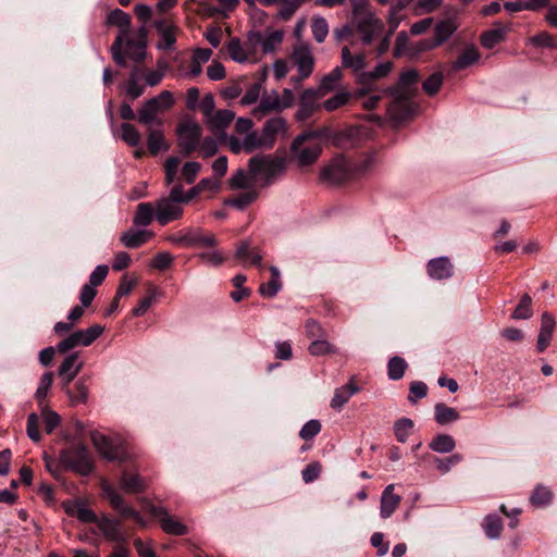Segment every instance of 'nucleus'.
Wrapping results in <instances>:
<instances>
[{
    "label": "nucleus",
    "instance_id": "nucleus-1",
    "mask_svg": "<svg viewBox=\"0 0 557 557\" xmlns=\"http://www.w3.org/2000/svg\"><path fill=\"white\" fill-rule=\"evenodd\" d=\"M419 73L410 69L401 73L397 86L387 88L383 92L393 96L394 101L388 108V112L396 119L404 120L412 114L413 103L410 101L414 94L413 85L417 83Z\"/></svg>",
    "mask_w": 557,
    "mask_h": 557
},
{
    "label": "nucleus",
    "instance_id": "nucleus-2",
    "mask_svg": "<svg viewBox=\"0 0 557 557\" xmlns=\"http://www.w3.org/2000/svg\"><path fill=\"white\" fill-rule=\"evenodd\" d=\"M290 61L298 72L297 76L290 78L294 84H299L301 81L309 78L313 73L314 57L308 42L298 41L293 47Z\"/></svg>",
    "mask_w": 557,
    "mask_h": 557
},
{
    "label": "nucleus",
    "instance_id": "nucleus-3",
    "mask_svg": "<svg viewBox=\"0 0 557 557\" xmlns=\"http://www.w3.org/2000/svg\"><path fill=\"white\" fill-rule=\"evenodd\" d=\"M60 461L66 468L82 474L88 475L92 471V461L87 447L83 444L74 445L60 453Z\"/></svg>",
    "mask_w": 557,
    "mask_h": 557
},
{
    "label": "nucleus",
    "instance_id": "nucleus-4",
    "mask_svg": "<svg viewBox=\"0 0 557 557\" xmlns=\"http://www.w3.org/2000/svg\"><path fill=\"white\" fill-rule=\"evenodd\" d=\"M174 104L173 94L169 90L161 91L158 96L146 100L138 110V121L144 125H151L157 121L160 112L169 110Z\"/></svg>",
    "mask_w": 557,
    "mask_h": 557
},
{
    "label": "nucleus",
    "instance_id": "nucleus-5",
    "mask_svg": "<svg viewBox=\"0 0 557 557\" xmlns=\"http://www.w3.org/2000/svg\"><path fill=\"white\" fill-rule=\"evenodd\" d=\"M249 172L253 177L270 182L285 169L284 160L273 156H256L249 160Z\"/></svg>",
    "mask_w": 557,
    "mask_h": 557
},
{
    "label": "nucleus",
    "instance_id": "nucleus-6",
    "mask_svg": "<svg viewBox=\"0 0 557 557\" xmlns=\"http://www.w3.org/2000/svg\"><path fill=\"white\" fill-rule=\"evenodd\" d=\"M201 126L193 120H184L177 126V145L181 153L189 156L199 147Z\"/></svg>",
    "mask_w": 557,
    "mask_h": 557
},
{
    "label": "nucleus",
    "instance_id": "nucleus-7",
    "mask_svg": "<svg viewBox=\"0 0 557 557\" xmlns=\"http://www.w3.org/2000/svg\"><path fill=\"white\" fill-rule=\"evenodd\" d=\"M170 243L185 247H213L216 238L213 234H205L201 228L193 227L171 234L166 238Z\"/></svg>",
    "mask_w": 557,
    "mask_h": 557
},
{
    "label": "nucleus",
    "instance_id": "nucleus-8",
    "mask_svg": "<svg viewBox=\"0 0 557 557\" xmlns=\"http://www.w3.org/2000/svg\"><path fill=\"white\" fill-rule=\"evenodd\" d=\"M321 177L331 184H341L355 178L352 161L344 156H336L323 168Z\"/></svg>",
    "mask_w": 557,
    "mask_h": 557
},
{
    "label": "nucleus",
    "instance_id": "nucleus-9",
    "mask_svg": "<svg viewBox=\"0 0 557 557\" xmlns=\"http://www.w3.org/2000/svg\"><path fill=\"white\" fill-rule=\"evenodd\" d=\"M102 332L103 327L98 324H95L86 330L76 331L61 341L57 345V349L59 352L64 354L77 346H89L102 334Z\"/></svg>",
    "mask_w": 557,
    "mask_h": 557
},
{
    "label": "nucleus",
    "instance_id": "nucleus-10",
    "mask_svg": "<svg viewBox=\"0 0 557 557\" xmlns=\"http://www.w3.org/2000/svg\"><path fill=\"white\" fill-rule=\"evenodd\" d=\"M290 150L294 160L300 166H307L317 161L322 148L319 144L308 143L306 136L299 135L294 139Z\"/></svg>",
    "mask_w": 557,
    "mask_h": 557
},
{
    "label": "nucleus",
    "instance_id": "nucleus-11",
    "mask_svg": "<svg viewBox=\"0 0 557 557\" xmlns=\"http://www.w3.org/2000/svg\"><path fill=\"white\" fill-rule=\"evenodd\" d=\"M394 64L391 61L377 64L372 71L361 73L357 78V84L360 88L357 90V97H363L372 91H375V82L386 77L393 70Z\"/></svg>",
    "mask_w": 557,
    "mask_h": 557
},
{
    "label": "nucleus",
    "instance_id": "nucleus-12",
    "mask_svg": "<svg viewBox=\"0 0 557 557\" xmlns=\"http://www.w3.org/2000/svg\"><path fill=\"white\" fill-rule=\"evenodd\" d=\"M146 38L145 25L140 26L133 36L126 35L123 40L125 54L135 62L141 61L146 55Z\"/></svg>",
    "mask_w": 557,
    "mask_h": 557
},
{
    "label": "nucleus",
    "instance_id": "nucleus-13",
    "mask_svg": "<svg viewBox=\"0 0 557 557\" xmlns=\"http://www.w3.org/2000/svg\"><path fill=\"white\" fill-rule=\"evenodd\" d=\"M149 512L159 520L162 530L172 535H184L188 532L187 527L177 518L171 516L164 507L150 505Z\"/></svg>",
    "mask_w": 557,
    "mask_h": 557
},
{
    "label": "nucleus",
    "instance_id": "nucleus-14",
    "mask_svg": "<svg viewBox=\"0 0 557 557\" xmlns=\"http://www.w3.org/2000/svg\"><path fill=\"white\" fill-rule=\"evenodd\" d=\"M91 442L97 451L109 461H121L124 459V449L122 446L113 443L106 435L94 432L91 434Z\"/></svg>",
    "mask_w": 557,
    "mask_h": 557
},
{
    "label": "nucleus",
    "instance_id": "nucleus-15",
    "mask_svg": "<svg viewBox=\"0 0 557 557\" xmlns=\"http://www.w3.org/2000/svg\"><path fill=\"white\" fill-rule=\"evenodd\" d=\"M156 206V220L161 225H166L173 221L180 220L183 216V207L168 199L166 197H162L154 202Z\"/></svg>",
    "mask_w": 557,
    "mask_h": 557
},
{
    "label": "nucleus",
    "instance_id": "nucleus-16",
    "mask_svg": "<svg viewBox=\"0 0 557 557\" xmlns=\"http://www.w3.org/2000/svg\"><path fill=\"white\" fill-rule=\"evenodd\" d=\"M261 136L262 144H265V149L272 148L277 137L287 136L286 120L282 116L269 119L261 129Z\"/></svg>",
    "mask_w": 557,
    "mask_h": 557
},
{
    "label": "nucleus",
    "instance_id": "nucleus-17",
    "mask_svg": "<svg viewBox=\"0 0 557 557\" xmlns=\"http://www.w3.org/2000/svg\"><path fill=\"white\" fill-rule=\"evenodd\" d=\"M84 363L79 360L78 352L69 355L61 363L59 368V376L62 381V386H69V384L75 379L78 372L82 370Z\"/></svg>",
    "mask_w": 557,
    "mask_h": 557
},
{
    "label": "nucleus",
    "instance_id": "nucleus-18",
    "mask_svg": "<svg viewBox=\"0 0 557 557\" xmlns=\"http://www.w3.org/2000/svg\"><path fill=\"white\" fill-rule=\"evenodd\" d=\"M357 29L361 34L362 42L364 45H370L372 40L382 32L383 23L373 14H370L359 21Z\"/></svg>",
    "mask_w": 557,
    "mask_h": 557
},
{
    "label": "nucleus",
    "instance_id": "nucleus-19",
    "mask_svg": "<svg viewBox=\"0 0 557 557\" xmlns=\"http://www.w3.org/2000/svg\"><path fill=\"white\" fill-rule=\"evenodd\" d=\"M97 525L108 541L115 543L126 542V536L122 532L121 522L119 520L102 517L97 521Z\"/></svg>",
    "mask_w": 557,
    "mask_h": 557
},
{
    "label": "nucleus",
    "instance_id": "nucleus-20",
    "mask_svg": "<svg viewBox=\"0 0 557 557\" xmlns=\"http://www.w3.org/2000/svg\"><path fill=\"white\" fill-rule=\"evenodd\" d=\"M280 94L271 90L261 96L259 104L252 110V114L261 119L270 112L281 111Z\"/></svg>",
    "mask_w": 557,
    "mask_h": 557
},
{
    "label": "nucleus",
    "instance_id": "nucleus-21",
    "mask_svg": "<svg viewBox=\"0 0 557 557\" xmlns=\"http://www.w3.org/2000/svg\"><path fill=\"white\" fill-rule=\"evenodd\" d=\"M342 65L350 69L355 74V81L361 73H366V57L362 53L352 54L348 47L342 48Z\"/></svg>",
    "mask_w": 557,
    "mask_h": 557
},
{
    "label": "nucleus",
    "instance_id": "nucleus-22",
    "mask_svg": "<svg viewBox=\"0 0 557 557\" xmlns=\"http://www.w3.org/2000/svg\"><path fill=\"white\" fill-rule=\"evenodd\" d=\"M102 490L110 505L125 518L137 517V511L127 506L121 495L109 484H103Z\"/></svg>",
    "mask_w": 557,
    "mask_h": 557
},
{
    "label": "nucleus",
    "instance_id": "nucleus-23",
    "mask_svg": "<svg viewBox=\"0 0 557 557\" xmlns=\"http://www.w3.org/2000/svg\"><path fill=\"white\" fill-rule=\"evenodd\" d=\"M395 485L385 487L381 496L380 515L383 519L389 518L401 502V497L394 493Z\"/></svg>",
    "mask_w": 557,
    "mask_h": 557
},
{
    "label": "nucleus",
    "instance_id": "nucleus-24",
    "mask_svg": "<svg viewBox=\"0 0 557 557\" xmlns=\"http://www.w3.org/2000/svg\"><path fill=\"white\" fill-rule=\"evenodd\" d=\"M428 273L434 280H446L453 275V265L446 257L435 258L428 262Z\"/></svg>",
    "mask_w": 557,
    "mask_h": 557
},
{
    "label": "nucleus",
    "instance_id": "nucleus-25",
    "mask_svg": "<svg viewBox=\"0 0 557 557\" xmlns=\"http://www.w3.org/2000/svg\"><path fill=\"white\" fill-rule=\"evenodd\" d=\"M64 509L67 515L75 516L79 521L85 523H97L99 520L95 512L84 502L81 500L64 504Z\"/></svg>",
    "mask_w": 557,
    "mask_h": 557
},
{
    "label": "nucleus",
    "instance_id": "nucleus-26",
    "mask_svg": "<svg viewBox=\"0 0 557 557\" xmlns=\"http://www.w3.org/2000/svg\"><path fill=\"white\" fill-rule=\"evenodd\" d=\"M234 117L235 113L231 110H218L206 120V123L212 132H224Z\"/></svg>",
    "mask_w": 557,
    "mask_h": 557
},
{
    "label": "nucleus",
    "instance_id": "nucleus-27",
    "mask_svg": "<svg viewBox=\"0 0 557 557\" xmlns=\"http://www.w3.org/2000/svg\"><path fill=\"white\" fill-rule=\"evenodd\" d=\"M481 54L478 48L473 45H469L462 50L456 61L451 64V70L456 72L465 70L479 62Z\"/></svg>",
    "mask_w": 557,
    "mask_h": 557
},
{
    "label": "nucleus",
    "instance_id": "nucleus-28",
    "mask_svg": "<svg viewBox=\"0 0 557 557\" xmlns=\"http://www.w3.org/2000/svg\"><path fill=\"white\" fill-rule=\"evenodd\" d=\"M410 2L411 0H396L392 3L386 17L387 24L391 28V34H393L399 24L405 20L406 15L403 12L410 4Z\"/></svg>",
    "mask_w": 557,
    "mask_h": 557
},
{
    "label": "nucleus",
    "instance_id": "nucleus-29",
    "mask_svg": "<svg viewBox=\"0 0 557 557\" xmlns=\"http://www.w3.org/2000/svg\"><path fill=\"white\" fill-rule=\"evenodd\" d=\"M358 392V386L352 382L336 388L334 396L331 399V407L335 410H341L348 403L351 396Z\"/></svg>",
    "mask_w": 557,
    "mask_h": 557
},
{
    "label": "nucleus",
    "instance_id": "nucleus-30",
    "mask_svg": "<svg viewBox=\"0 0 557 557\" xmlns=\"http://www.w3.org/2000/svg\"><path fill=\"white\" fill-rule=\"evenodd\" d=\"M152 233L146 230H129L121 236L122 244L127 248H137L145 244Z\"/></svg>",
    "mask_w": 557,
    "mask_h": 557
},
{
    "label": "nucleus",
    "instance_id": "nucleus-31",
    "mask_svg": "<svg viewBox=\"0 0 557 557\" xmlns=\"http://www.w3.org/2000/svg\"><path fill=\"white\" fill-rule=\"evenodd\" d=\"M153 218H156V206L151 202H140L133 219V223L137 226H148Z\"/></svg>",
    "mask_w": 557,
    "mask_h": 557
},
{
    "label": "nucleus",
    "instance_id": "nucleus-32",
    "mask_svg": "<svg viewBox=\"0 0 557 557\" xmlns=\"http://www.w3.org/2000/svg\"><path fill=\"white\" fill-rule=\"evenodd\" d=\"M156 28L161 36L159 47L168 50L173 49L174 44L176 41V27L174 25L166 23L165 21H159L156 23Z\"/></svg>",
    "mask_w": 557,
    "mask_h": 557
},
{
    "label": "nucleus",
    "instance_id": "nucleus-33",
    "mask_svg": "<svg viewBox=\"0 0 557 557\" xmlns=\"http://www.w3.org/2000/svg\"><path fill=\"white\" fill-rule=\"evenodd\" d=\"M75 391L70 389L69 386H62V389L69 397L72 406L86 404L89 396V389L83 380H78L74 386Z\"/></svg>",
    "mask_w": 557,
    "mask_h": 557
},
{
    "label": "nucleus",
    "instance_id": "nucleus-34",
    "mask_svg": "<svg viewBox=\"0 0 557 557\" xmlns=\"http://www.w3.org/2000/svg\"><path fill=\"white\" fill-rule=\"evenodd\" d=\"M343 72L341 67L336 66L333 69L330 73L325 74L317 88V90L320 92V95L325 96L326 94L334 90L339 82L342 81Z\"/></svg>",
    "mask_w": 557,
    "mask_h": 557
},
{
    "label": "nucleus",
    "instance_id": "nucleus-35",
    "mask_svg": "<svg viewBox=\"0 0 557 557\" xmlns=\"http://www.w3.org/2000/svg\"><path fill=\"white\" fill-rule=\"evenodd\" d=\"M458 26L454 20H444L438 22L434 27L435 45L441 46L448 40L457 30Z\"/></svg>",
    "mask_w": 557,
    "mask_h": 557
},
{
    "label": "nucleus",
    "instance_id": "nucleus-36",
    "mask_svg": "<svg viewBox=\"0 0 557 557\" xmlns=\"http://www.w3.org/2000/svg\"><path fill=\"white\" fill-rule=\"evenodd\" d=\"M459 412L453 407H448L443 403L434 406V419L441 425L453 423L459 420Z\"/></svg>",
    "mask_w": 557,
    "mask_h": 557
},
{
    "label": "nucleus",
    "instance_id": "nucleus-37",
    "mask_svg": "<svg viewBox=\"0 0 557 557\" xmlns=\"http://www.w3.org/2000/svg\"><path fill=\"white\" fill-rule=\"evenodd\" d=\"M121 487L124 492L136 494L145 490V482L138 474L124 472L120 479Z\"/></svg>",
    "mask_w": 557,
    "mask_h": 557
},
{
    "label": "nucleus",
    "instance_id": "nucleus-38",
    "mask_svg": "<svg viewBox=\"0 0 557 557\" xmlns=\"http://www.w3.org/2000/svg\"><path fill=\"white\" fill-rule=\"evenodd\" d=\"M429 447L433 451L448 454L455 449L456 442L449 434H438L430 442Z\"/></svg>",
    "mask_w": 557,
    "mask_h": 557
},
{
    "label": "nucleus",
    "instance_id": "nucleus-39",
    "mask_svg": "<svg viewBox=\"0 0 557 557\" xmlns=\"http://www.w3.org/2000/svg\"><path fill=\"white\" fill-rule=\"evenodd\" d=\"M235 257L242 262H250L251 264L261 268L262 256L250 248L247 242L240 244L236 249Z\"/></svg>",
    "mask_w": 557,
    "mask_h": 557
},
{
    "label": "nucleus",
    "instance_id": "nucleus-40",
    "mask_svg": "<svg viewBox=\"0 0 557 557\" xmlns=\"http://www.w3.org/2000/svg\"><path fill=\"white\" fill-rule=\"evenodd\" d=\"M109 23L120 28V35L123 38L128 35L131 27V16L120 9L113 10L108 17Z\"/></svg>",
    "mask_w": 557,
    "mask_h": 557
},
{
    "label": "nucleus",
    "instance_id": "nucleus-41",
    "mask_svg": "<svg viewBox=\"0 0 557 557\" xmlns=\"http://www.w3.org/2000/svg\"><path fill=\"white\" fill-rule=\"evenodd\" d=\"M257 41L260 42L262 51L264 53L274 51L283 40V33L281 30H273L265 36L259 34L256 35Z\"/></svg>",
    "mask_w": 557,
    "mask_h": 557
},
{
    "label": "nucleus",
    "instance_id": "nucleus-42",
    "mask_svg": "<svg viewBox=\"0 0 557 557\" xmlns=\"http://www.w3.org/2000/svg\"><path fill=\"white\" fill-rule=\"evenodd\" d=\"M351 97L352 95L349 91L339 90L336 95L325 100L322 106L327 112H333L346 106Z\"/></svg>",
    "mask_w": 557,
    "mask_h": 557
},
{
    "label": "nucleus",
    "instance_id": "nucleus-43",
    "mask_svg": "<svg viewBox=\"0 0 557 557\" xmlns=\"http://www.w3.org/2000/svg\"><path fill=\"white\" fill-rule=\"evenodd\" d=\"M413 429V421L409 418H401L394 423V432L398 442L405 443Z\"/></svg>",
    "mask_w": 557,
    "mask_h": 557
},
{
    "label": "nucleus",
    "instance_id": "nucleus-44",
    "mask_svg": "<svg viewBox=\"0 0 557 557\" xmlns=\"http://www.w3.org/2000/svg\"><path fill=\"white\" fill-rule=\"evenodd\" d=\"M311 32L317 42H323L329 35L327 21L322 16H314L311 23Z\"/></svg>",
    "mask_w": 557,
    "mask_h": 557
},
{
    "label": "nucleus",
    "instance_id": "nucleus-45",
    "mask_svg": "<svg viewBox=\"0 0 557 557\" xmlns=\"http://www.w3.org/2000/svg\"><path fill=\"white\" fill-rule=\"evenodd\" d=\"M168 145L165 144L164 135L162 131L154 129L151 131L148 135V149L151 154H157L161 150H168Z\"/></svg>",
    "mask_w": 557,
    "mask_h": 557
},
{
    "label": "nucleus",
    "instance_id": "nucleus-46",
    "mask_svg": "<svg viewBox=\"0 0 557 557\" xmlns=\"http://www.w3.org/2000/svg\"><path fill=\"white\" fill-rule=\"evenodd\" d=\"M484 532L487 537L495 540L498 539L503 529V522L499 517L488 515L484 521Z\"/></svg>",
    "mask_w": 557,
    "mask_h": 557
},
{
    "label": "nucleus",
    "instance_id": "nucleus-47",
    "mask_svg": "<svg viewBox=\"0 0 557 557\" xmlns=\"http://www.w3.org/2000/svg\"><path fill=\"white\" fill-rule=\"evenodd\" d=\"M463 457L460 454H453L447 458H434V463L436 466V469L442 473L446 474L448 473L453 467L460 463L462 461Z\"/></svg>",
    "mask_w": 557,
    "mask_h": 557
},
{
    "label": "nucleus",
    "instance_id": "nucleus-48",
    "mask_svg": "<svg viewBox=\"0 0 557 557\" xmlns=\"http://www.w3.org/2000/svg\"><path fill=\"white\" fill-rule=\"evenodd\" d=\"M121 138L128 146L136 147L140 143V134L136 127L129 123H123L121 125Z\"/></svg>",
    "mask_w": 557,
    "mask_h": 557
},
{
    "label": "nucleus",
    "instance_id": "nucleus-49",
    "mask_svg": "<svg viewBox=\"0 0 557 557\" xmlns=\"http://www.w3.org/2000/svg\"><path fill=\"white\" fill-rule=\"evenodd\" d=\"M322 97L324 96L320 95L317 89L308 88L301 94L299 98V104L314 112L319 108L317 101Z\"/></svg>",
    "mask_w": 557,
    "mask_h": 557
},
{
    "label": "nucleus",
    "instance_id": "nucleus-50",
    "mask_svg": "<svg viewBox=\"0 0 557 557\" xmlns=\"http://www.w3.org/2000/svg\"><path fill=\"white\" fill-rule=\"evenodd\" d=\"M388 377L391 380H399L404 376L407 362L400 357H393L388 361Z\"/></svg>",
    "mask_w": 557,
    "mask_h": 557
},
{
    "label": "nucleus",
    "instance_id": "nucleus-51",
    "mask_svg": "<svg viewBox=\"0 0 557 557\" xmlns=\"http://www.w3.org/2000/svg\"><path fill=\"white\" fill-rule=\"evenodd\" d=\"M226 51L230 58L235 62L244 63L247 61L246 52L242 47L240 40L237 38H233L228 41Z\"/></svg>",
    "mask_w": 557,
    "mask_h": 557
},
{
    "label": "nucleus",
    "instance_id": "nucleus-52",
    "mask_svg": "<svg viewBox=\"0 0 557 557\" xmlns=\"http://www.w3.org/2000/svg\"><path fill=\"white\" fill-rule=\"evenodd\" d=\"M308 349L312 356H323L336 351L335 347L332 344H330L324 338V336L321 338L313 339Z\"/></svg>",
    "mask_w": 557,
    "mask_h": 557
},
{
    "label": "nucleus",
    "instance_id": "nucleus-53",
    "mask_svg": "<svg viewBox=\"0 0 557 557\" xmlns=\"http://www.w3.org/2000/svg\"><path fill=\"white\" fill-rule=\"evenodd\" d=\"M532 299L529 295H523L519 305L512 312L511 318L515 320L529 319L532 315Z\"/></svg>",
    "mask_w": 557,
    "mask_h": 557
},
{
    "label": "nucleus",
    "instance_id": "nucleus-54",
    "mask_svg": "<svg viewBox=\"0 0 557 557\" xmlns=\"http://www.w3.org/2000/svg\"><path fill=\"white\" fill-rule=\"evenodd\" d=\"M504 29H491L481 35V44L487 49L494 48L504 39Z\"/></svg>",
    "mask_w": 557,
    "mask_h": 557
},
{
    "label": "nucleus",
    "instance_id": "nucleus-55",
    "mask_svg": "<svg viewBox=\"0 0 557 557\" xmlns=\"http://www.w3.org/2000/svg\"><path fill=\"white\" fill-rule=\"evenodd\" d=\"M552 492L544 486H537L531 495V503L534 506L543 507L552 502Z\"/></svg>",
    "mask_w": 557,
    "mask_h": 557
},
{
    "label": "nucleus",
    "instance_id": "nucleus-56",
    "mask_svg": "<svg viewBox=\"0 0 557 557\" xmlns=\"http://www.w3.org/2000/svg\"><path fill=\"white\" fill-rule=\"evenodd\" d=\"M443 84V74L441 72H435L431 74L423 83L422 88L429 95H435Z\"/></svg>",
    "mask_w": 557,
    "mask_h": 557
},
{
    "label": "nucleus",
    "instance_id": "nucleus-57",
    "mask_svg": "<svg viewBox=\"0 0 557 557\" xmlns=\"http://www.w3.org/2000/svg\"><path fill=\"white\" fill-rule=\"evenodd\" d=\"M52 382H53V375L51 372H46L42 374L39 385L37 387V391L35 393V397L39 404H41L42 400L48 395V392L52 385Z\"/></svg>",
    "mask_w": 557,
    "mask_h": 557
},
{
    "label": "nucleus",
    "instance_id": "nucleus-58",
    "mask_svg": "<svg viewBox=\"0 0 557 557\" xmlns=\"http://www.w3.org/2000/svg\"><path fill=\"white\" fill-rule=\"evenodd\" d=\"M243 146H245L246 152H252L258 148H265V144H262L261 133L257 134L256 132H250L245 136Z\"/></svg>",
    "mask_w": 557,
    "mask_h": 557
},
{
    "label": "nucleus",
    "instance_id": "nucleus-59",
    "mask_svg": "<svg viewBox=\"0 0 557 557\" xmlns=\"http://www.w3.org/2000/svg\"><path fill=\"white\" fill-rule=\"evenodd\" d=\"M112 59L121 66H126V54L123 51V37L117 36L111 47Z\"/></svg>",
    "mask_w": 557,
    "mask_h": 557
},
{
    "label": "nucleus",
    "instance_id": "nucleus-60",
    "mask_svg": "<svg viewBox=\"0 0 557 557\" xmlns=\"http://www.w3.org/2000/svg\"><path fill=\"white\" fill-rule=\"evenodd\" d=\"M41 416L44 418L45 429L47 433H51L60 423V416L48 408H42Z\"/></svg>",
    "mask_w": 557,
    "mask_h": 557
},
{
    "label": "nucleus",
    "instance_id": "nucleus-61",
    "mask_svg": "<svg viewBox=\"0 0 557 557\" xmlns=\"http://www.w3.org/2000/svg\"><path fill=\"white\" fill-rule=\"evenodd\" d=\"M201 170V164L196 161L186 162L182 168V176L188 184L195 182L199 171Z\"/></svg>",
    "mask_w": 557,
    "mask_h": 557
},
{
    "label": "nucleus",
    "instance_id": "nucleus-62",
    "mask_svg": "<svg viewBox=\"0 0 557 557\" xmlns=\"http://www.w3.org/2000/svg\"><path fill=\"white\" fill-rule=\"evenodd\" d=\"M203 158H209L218 151V141L213 137H206L199 140L198 149Z\"/></svg>",
    "mask_w": 557,
    "mask_h": 557
},
{
    "label": "nucleus",
    "instance_id": "nucleus-63",
    "mask_svg": "<svg viewBox=\"0 0 557 557\" xmlns=\"http://www.w3.org/2000/svg\"><path fill=\"white\" fill-rule=\"evenodd\" d=\"M374 163V158L372 156H364L358 161H352V170L355 178L361 176L366 172H368Z\"/></svg>",
    "mask_w": 557,
    "mask_h": 557
},
{
    "label": "nucleus",
    "instance_id": "nucleus-64",
    "mask_svg": "<svg viewBox=\"0 0 557 557\" xmlns=\"http://www.w3.org/2000/svg\"><path fill=\"white\" fill-rule=\"evenodd\" d=\"M281 280L271 278L268 283H262L259 287V293L263 297L273 298L281 289Z\"/></svg>",
    "mask_w": 557,
    "mask_h": 557
}]
</instances>
